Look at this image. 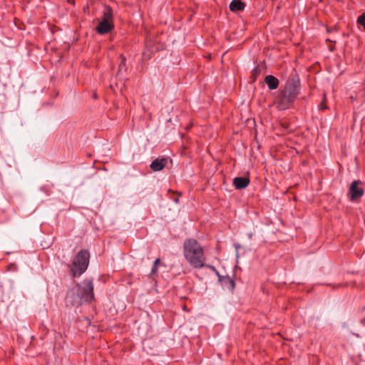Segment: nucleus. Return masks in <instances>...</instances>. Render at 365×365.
<instances>
[{"label":"nucleus","instance_id":"nucleus-1","mask_svg":"<svg viewBox=\"0 0 365 365\" xmlns=\"http://www.w3.org/2000/svg\"><path fill=\"white\" fill-rule=\"evenodd\" d=\"M299 93V79L297 76H292L283 90L275 98L274 103L279 109L285 110L289 108Z\"/></svg>","mask_w":365,"mask_h":365},{"label":"nucleus","instance_id":"nucleus-2","mask_svg":"<svg viewBox=\"0 0 365 365\" xmlns=\"http://www.w3.org/2000/svg\"><path fill=\"white\" fill-rule=\"evenodd\" d=\"M184 256L195 268L202 267L205 265L202 249L194 239H188L184 243Z\"/></svg>","mask_w":365,"mask_h":365},{"label":"nucleus","instance_id":"nucleus-3","mask_svg":"<svg viewBox=\"0 0 365 365\" xmlns=\"http://www.w3.org/2000/svg\"><path fill=\"white\" fill-rule=\"evenodd\" d=\"M90 254L88 250H82L74 257L71 268L73 277H79L88 268L89 264Z\"/></svg>","mask_w":365,"mask_h":365},{"label":"nucleus","instance_id":"nucleus-4","mask_svg":"<svg viewBox=\"0 0 365 365\" xmlns=\"http://www.w3.org/2000/svg\"><path fill=\"white\" fill-rule=\"evenodd\" d=\"M77 293L81 299L85 302H88L93 299V284L91 279H85L82 284H77Z\"/></svg>","mask_w":365,"mask_h":365},{"label":"nucleus","instance_id":"nucleus-5","mask_svg":"<svg viewBox=\"0 0 365 365\" xmlns=\"http://www.w3.org/2000/svg\"><path fill=\"white\" fill-rule=\"evenodd\" d=\"M163 48V46L159 43H155L151 39H147L145 41V46L143 51V58L148 61L151 58L152 55L157 51Z\"/></svg>","mask_w":365,"mask_h":365},{"label":"nucleus","instance_id":"nucleus-6","mask_svg":"<svg viewBox=\"0 0 365 365\" xmlns=\"http://www.w3.org/2000/svg\"><path fill=\"white\" fill-rule=\"evenodd\" d=\"M362 182L360 180H354L350 185L349 194L351 200H356L364 194V190L361 187Z\"/></svg>","mask_w":365,"mask_h":365},{"label":"nucleus","instance_id":"nucleus-7","mask_svg":"<svg viewBox=\"0 0 365 365\" xmlns=\"http://www.w3.org/2000/svg\"><path fill=\"white\" fill-rule=\"evenodd\" d=\"M168 164V159L166 158H156L150 164V169L154 171L162 170Z\"/></svg>","mask_w":365,"mask_h":365},{"label":"nucleus","instance_id":"nucleus-8","mask_svg":"<svg viewBox=\"0 0 365 365\" xmlns=\"http://www.w3.org/2000/svg\"><path fill=\"white\" fill-rule=\"evenodd\" d=\"M250 183V180L245 177H237L233 179V184L236 189H244Z\"/></svg>","mask_w":365,"mask_h":365},{"label":"nucleus","instance_id":"nucleus-9","mask_svg":"<svg viewBox=\"0 0 365 365\" xmlns=\"http://www.w3.org/2000/svg\"><path fill=\"white\" fill-rule=\"evenodd\" d=\"M264 81L267 83L268 88L271 90L276 89L279 86L278 79L272 75H268L265 77Z\"/></svg>","mask_w":365,"mask_h":365},{"label":"nucleus","instance_id":"nucleus-10","mask_svg":"<svg viewBox=\"0 0 365 365\" xmlns=\"http://www.w3.org/2000/svg\"><path fill=\"white\" fill-rule=\"evenodd\" d=\"M245 6V4L241 0H232L230 4V9L232 11H242Z\"/></svg>","mask_w":365,"mask_h":365},{"label":"nucleus","instance_id":"nucleus-11","mask_svg":"<svg viewBox=\"0 0 365 365\" xmlns=\"http://www.w3.org/2000/svg\"><path fill=\"white\" fill-rule=\"evenodd\" d=\"M113 28L114 24H98L96 30L100 34H105L112 31Z\"/></svg>","mask_w":365,"mask_h":365},{"label":"nucleus","instance_id":"nucleus-12","mask_svg":"<svg viewBox=\"0 0 365 365\" xmlns=\"http://www.w3.org/2000/svg\"><path fill=\"white\" fill-rule=\"evenodd\" d=\"M220 280L222 283L227 287L230 290H233L235 286V283L233 279H232L230 277H220Z\"/></svg>","mask_w":365,"mask_h":365},{"label":"nucleus","instance_id":"nucleus-13","mask_svg":"<svg viewBox=\"0 0 365 365\" xmlns=\"http://www.w3.org/2000/svg\"><path fill=\"white\" fill-rule=\"evenodd\" d=\"M112 10L109 7H105L103 10V19L100 23H109L112 20Z\"/></svg>","mask_w":365,"mask_h":365},{"label":"nucleus","instance_id":"nucleus-14","mask_svg":"<svg viewBox=\"0 0 365 365\" xmlns=\"http://www.w3.org/2000/svg\"><path fill=\"white\" fill-rule=\"evenodd\" d=\"M264 69L263 66H259L255 67L252 72V77L254 81L256 80L257 77L261 73L262 71Z\"/></svg>","mask_w":365,"mask_h":365},{"label":"nucleus","instance_id":"nucleus-15","mask_svg":"<svg viewBox=\"0 0 365 365\" xmlns=\"http://www.w3.org/2000/svg\"><path fill=\"white\" fill-rule=\"evenodd\" d=\"M120 58H121V61L119 64V70L121 71L123 69H125V58L124 56L123 55H120Z\"/></svg>","mask_w":365,"mask_h":365},{"label":"nucleus","instance_id":"nucleus-16","mask_svg":"<svg viewBox=\"0 0 365 365\" xmlns=\"http://www.w3.org/2000/svg\"><path fill=\"white\" fill-rule=\"evenodd\" d=\"M160 262V259L159 258H158L155 260L153 269L151 270V274H155L157 272Z\"/></svg>","mask_w":365,"mask_h":365},{"label":"nucleus","instance_id":"nucleus-17","mask_svg":"<svg viewBox=\"0 0 365 365\" xmlns=\"http://www.w3.org/2000/svg\"><path fill=\"white\" fill-rule=\"evenodd\" d=\"M356 23H365V13L358 17Z\"/></svg>","mask_w":365,"mask_h":365},{"label":"nucleus","instance_id":"nucleus-18","mask_svg":"<svg viewBox=\"0 0 365 365\" xmlns=\"http://www.w3.org/2000/svg\"><path fill=\"white\" fill-rule=\"evenodd\" d=\"M173 195L172 197V198L173 199V200L175 202H179V197L180 196V193H178V194H175V193H173Z\"/></svg>","mask_w":365,"mask_h":365},{"label":"nucleus","instance_id":"nucleus-19","mask_svg":"<svg viewBox=\"0 0 365 365\" xmlns=\"http://www.w3.org/2000/svg\"><path fill=\"white\" fill-rule=\"evenodd\" d=\"M235 250H236V257H237V259H238V257H239L238 249L240 248L241 246L239 244H235Z\"/></svg>","mask_w":365,"mask_h":365},{"label":"nucleus","instance_id":"nucleus-20","mask_svg":"<svg viewBox=\"0 0 365 365\" xmlns=\"http://www.w3.org/2000/svg\"><path fill=\"white\" fill-rule=\"evenodd\" d=\"M361 26H358L359 29H363L365 31V24H360Z\"/></svg>","mask_w":365,"mask_h":365},{"label":"nucleus","instance_id":"nucleus-21","mask_svg":"<svg viewBox=\"0 0 365 365\" xmlns=\"http://www.w3.org/2000/svg\"><path fill=\"white\" fill-rule=\"evenodd\" d=\"M252 235H253V233H252V232H249V233L247 234V237H249V239H251V238H252Z\"/></svg>","mask_w":365,"mask_h":365},{"label":"nucleus","instance_id":"nucleus-22","mask_svg":"<svg viewBox=\"0 0 365 365\" xmlns=\"http://www.w3.org/2000/svg\"><path fill=\"white\" fill-rule=\"evenodd\" d=\"M326 28H327V31H328V32H330V31H331V30L332 29H331L330 27L327 26H326Z\"/></svg>","mask_w":365,"mask_h":365},{"label":"nucleus","instance_id":"nucleus-23","mask_svg":"<svg viewBox=\"0 0 365 365\" xmlns=\"http://www.w3.org/2000/svg\"><path fill=\"white\" fill-rule=\"evenodd\" d=\"M321 106H322V108H324V106H323V104H321Z\"/></svg>","mask_w":365,"mask_h":365}]
</instances>
